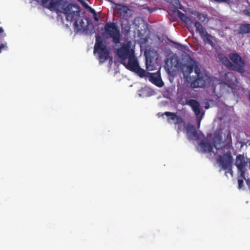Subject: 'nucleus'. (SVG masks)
<instances>
[{
	"mask_svg": "<svg viewBox=\"0 0 250 250\" xmlns=\"http://www.w3.org/2000/svg\"><path fill=\"white\" fill-rule=\"evenodd\" d=\"M119 6L120 7L119 8L120 10H121V11H122L123 12H124L125 13H127V11L128 10V8H127V7H126L125 6H124L121 4H119Z\"/></svg>",
	"mask_w": 250,
	"mask_h": 250,
	"instance_id": "24",
	"label": "nucleus"
},
{
	"mask_svg": "<svg viewBox=\"0 0 250 250\" xmlns=\"http://www.w3.org/2000/svg\"><path fill=\"white\" fill-rule=\"evenodd\" d=\"M3 29L2 28V27H0V33L3 32ZM4 47V45L3 44H0V53L1 52L2 49Z\"/></svg>",
	"mask_w": 250,
	"mask_h": 250,
	"instance_id": "28",
	"label": "nucleus"
},
{
	"mask_svg": "<svg viewBox=\"0 0 250 250\" xmlns=\"http://www.w3.org/2000/svg\"><path fill=\"white\" fill-rule=\"evenodd\" d=\"M229 76H230V77H231V76L233 77L234 78V79H235V78L233 76L232 73H228V74H226V78L229 77Z\"/></svg>",
	"mask_w": 250,
	"mask_h": 250,
	"instance_id": "30",
	"label": "nucleus"
},
{
	"mask_svg": "<svg viewBox=\"0 0 250 250\" xmlns=\"http://www.w3.org/2000/svg\"><path fill=\"white\" fill-rule=\"evenodd\" d=\"M200 121H201V119H199V120H198V127H199V126H200Z\"/></svg>",
	"mask_w": 250,
	"mask_h": 250,
	"instance_id": "33",
	"label": "nucleus"
},
{
	"mask_svg": "<svg viewBox=\"0 0 250 250\" xmlns=\"http://www.w3.org/2000/svg\"><path fill=\"white\" fill-rule=\"evenodd\" d=\"M133 72H134L136 73H137L141 78H143V77L146 76V72L145 70H144V69L141 68L139 66V65Z\"/></svg>",
	"mask_w": 250,
	"mask_h": 250,
	"instance_id": "21",
	"label": "nucleus"
},
{
	"mask_svg": "<svg viewBox=\"0 0 250 250\" xmlns=\"http://www.w3.org/2000/svg\"><path fill=\"white\" fill-rule=\"evenodd\" d=\"M165 0L167 2H172V0ZM174 0V3L177 5V6H176L177 8L181 9V6H180V7L178 6V5H180V2H179V0Z\"/></svg>",
	"mask_w": 250,
	"mask_h": 250,
	"instance_id": "26",
	"label": "nucleus"
},
{
	"mask_svg": "<svg viewBox=\"0 0 250 250\" xmlns=\"http://www.w3.org/2000/svg\"><path fill=\"white\" fill-rule=\"evenodd\" d=\"M152 63V62L151 60L148 61V59L146 58V68L148 71H151L153 70L154 66V65L151 64Z\"/></svg>",
	"mask_w": 250,
	"mask_h": 250,
	"instance_id": "23",
	"label": "nucleus"
},
{
	"mask_svg": "<svg viewBox=\"0 0 250 250\" xmlns=\"http://www.w3.org/2000/svg\"><path fill=\"white\" fill-rule=\"evenodd\" d=\"M117 54L120 59V63L135 55V51L131 48L130 42H127L119 48L117 51Z\"/></svg>",
	"mask_w": 250,
	"mask_h": 250,
	"instance_id": "7",
	"label": "nucleus"
},
{
	"mask_svg": "<svg viewBox=\"0 0 250 250\" xmlns=\"http://www.w3.org/2000/svg\"><path fill=\"white\" fill-rule=\"evenodd\" d=\"M127 60H127L121 62V63L124 65L126 69L133 72L139 65L137 59L135 55H134L127 59Z\"/></svg>",
	"mask_w": 250,
	"mask_h": 250,
	"instance_id": "12",
	"label": "nucleus"
},
{
	"mask_svg": "<svg viewBox=\"0 0 250 250\" xmlns=\"http://www.w3.org/2000/svg\"><path fill=\"white\" fill-rule=\"evenodd\" d=\"M177 15L178 17L184 22H187L188 21V17L183 12L177 10Z\"/></svg>",
	"mask_w": 250,
	"mask_h": 250,
	"instance_id": "22",
	"label": "nucleus"
},
{
	"mask_svg": "<svg viewBox=\"0 0 250 250\" xmlns=\"http://www.w3.org/2000/svg\"><path fill=\"white\" fill-rule=\"evenodd\" d=\"M236 35L244 37L245 35L250 34V23H242L238 24V27L234 30Z\"/></svg>",
	"mask_w": 250,
	"mask_h": 250,
	"instance_id": "13",
	"label": "nucleus"
},
{
	"mask_svg": "<svg viewBox=\"0 0 250 250\" xmlns=\"http://www.w3.org/2000/svg\"><path fill=\"white\" fill-rule=\"evenodd\" d=\"M199 146L204 153H209L212 151L213 146L211 142L207 139L202 140L200 143Z\"/></svg>",
	"mask_w": 250,
	"mask_h": 250,
	"instance_id": "16",
	"label": "nucleus"
},
{
	"mask_svg": "<svg viewBox=\"0 0 250 250\" xmlns=\"http://www.w3.org/2000/svg\"><path fill=\"white\" fill-rule=\"evenodd\" d=\"M42 5L50 10H55L64 14L67 21L74 22L77 31H84L85 25L80 16V7L67 0H42Z\"/></svg>",
	"mask_w": 250,
	"mask_h": 250,
	"instance_id": "1",
	"label": "nucleus"
},
{
	"mask_svg": "<svg viewBox=\"0 0 250 250\" xmlns=\"http://www.w3.org/2000/svg\"><path fill=\"white\" fill-rule=\"evenodd\" d=\"M146 77L148 78L151 83L159 87H161L164 85L161 77L160 71L154 73H147Z\"/></svg>",
	"mask_w": 250,
	"mask_h": 250,
	"instance_id": "11",
	"label": "nucleus"
},
{
	"mask_svg": "<svg viewBox=\"0 0 250 250\" xmlns=\"http://www.w3.org/2000/svg\"><path fill=\"white\" fill-rule=\"evenodd\" d=\"M205 108H206V109H208V106H206V107H205Z\"/></svg>",
	"mask_w": 250,
	"mask_h": 250,
	"instance_id": "34",
	"label": "nucleus"
},
{
	"mask_svg": "<svg viewBox=\"0 0 250 250\" xmlns=\"http://www.w3.org/2000/svg\"><path fill=\"white\" fill-rule=\"evenodd\" d=\"M196 78L190 83L192 88L205 87L208 82V77L204 72H202L200 67H196L195 70Z\"/></svg>",
	"mask_w": 250,
	"mask_h": 250,
	"instance_id": "6",
	"label": "nucleus"
},
{
	"mask_svg": "<svg viewBox=\"0 0 250 250\" xmlns=\"http://www.w3.org/2000/svg\"><path fill=\"white\" fill-rule=\"evenodd\" d=\"M186 130L188 138L190 140H198L200 138V134L196 130L194 126L188 124L186 127Z\"/></svg>",
	"mask_w": 250,
	"mask_h": 250,
	"instance_id": "14",
	"label": "nucleus"
},
{
	"mask_svg": "<svg viewBox=\"0 0 250 250\" xmlns=\"http://www.w3.org/2000/svg\"><path fill=\"white\" fill-rule=\"evenodd\" d=\"M201 37L202 38V39L203 40V42L205 43H208L211 46H213L214 45V44L212 41L213 39H214V37L210 34L207 33L204 35V36Z\"/></svg>",
	"mask_w": 250,
	"mask_h": 250,
	"instance_id": "18",
	"label": "nucleus"
},
{
	"mask_svg": "<svg viewBox=\"0 0 250 250\" xmlns=\"http://www.w3.org/2000/svg\"><path fill=\"white\" fill-rule=\"evenodd\" d=\"M194 26L196 28L195 31L196 33H198L201 37H203L205 34L208 33L206 28L199 21H195L194 23Z\"/></svg>",
	"mask_w": 250,
	"mask_h": 250,
	"instance_id": "17",
	"label": "nucleus"
},
{
	"mask_svg": "<svg viewBox=\"0 0 250 250\" xmlns=\"http://www.w3.org/2000/svg\"><path fill=\"white\" fill-rule=\"evenodd\" d=\"M227 140L229 142H225L222 141L219 136H216L213 142V146L216 149L215 154L219 156L217 162L219 166L224 170H231L232 157L230 150L231 146V134L229 132L227 135Z\"/></svg>",
	"mask_w": 250,
	"mask_h": 250,
	"instance_id": "2",
	"label": "nucleus"
},
{
	"mask_svg": "<svg viewBox=\"0 0 250 250\" xmlns=\"http://www.w3.org/2000/svg\"><path fill=\"white\" fill-rule=\"evenodd\" d=\"M91 12H92V13H93L94 14V15H95V17H94V20H95V21H98L99 19H98V18H97V16H96V12H95V10H93V9H92V10H91Z\"/></svg>",
	"mask_w": 250,
	"mask_h": 250,
	"instance_id": "29",
	"label": "nucleus"
},
{
	"mask_svg": "<svg viewBox=\"0 0 250 250\" xmlns=\"http://www.w3.org/2000/svg\"><path fill=\"white\" fill-rule=\"evenodd\" d=\"M246 183H247V185L248 187L249 190H250V180L247 179L246 180Z\"/></svg>",
	"mask_w": 250,
	"mask_h": 250,
	"instance_id": "31",
	"label": "nucleus"
},
{
	"mask_svg": "<svg viewBox=\"0 0 250 250\" xmlns=\"http://www.w3.org/2000/svg\"><path fill=\"white\" fill-rule=\"evenodd\" d=\"M248 98H249V100L250 101V91L249 92Z\"/></svg>",
	"mask_w": 250,
	"mask_h": 250,
	"instance_id": "32",
	"label": "nucleus"
},
{
	"mask_svg": "<svg viewBox=\"0 0 250 250\" xmlns=\"http://www.w3.org/2000/svg\"><path fill=\"white\" fill-rule=\"evenodd\" d=\"M164 115L167 117V121L169 123L174 124L177 126V130L178 133L185 130L186 127L185 122L176 113L166 111L162 114V115Z\"/></svg>",
	"mask_w": 250,
	"mask_h": 250,
	"instance_id": "8",
	"label": "nucleus"
},
{
	"mask_svg": "<svg viewBox=\"0 0 250 250\" xmlns=\"http://www.w3.org/2000/svg\"><path fill=\"white\" fill-rule=\"evenodd\" d=\"M102 31V35L105 38L112 39L115 44L120 42L121 35L117 23L110 21L106 22Z\"/></svg>",
	"mask_w": 250,
	"mask_h": 250,
	"instance_id": "3",
	"label": "nucleus"
},
{
	"mask_svg": "<svg viewBox=\"0 0 250 250\" xmlns=\"http://www.w3.org/2000/svg\"><path fill=\"white\" fill-rule=\"evenodd\" d=\"M249 159L246 158L244 155L239 154L237 155L235 161V165L238 168L240 173L241 177L245 179L246 167L248 164Z\"/></svg>",
	"mask_w": 250,
	"mask_h": 250,
	"instance_id": "10",
	"label": "nucleus"
},
{
	"mask_svg": "<svg viewBox=\"0 0 250 250\" xmlns=\"http://www.w3.org/2000/svg\"><path fill=\"white\" fill-rule=\"evenodd\" d=\"M219 58L225 66L230 69L231 66H232V62H231L227 57L223 55H221L219 56Z\"/></svg>",
	"mask_w": 250,
	"mask_h": 250,
	"instance_id": "19",
	"label": "nucleus"
},
{
	"mask_svg": "<svg viewBox=\"0 0 250 250\" xmlns=\"http://www.w3.org/2000/svg\"><path fill=\"white\" fill-rule=\"evenodd\" d=\"M151 89L148 87H144L142 88L139 90V95L140 96L144 97V96H149L150 94H149Z\"/></svg>",
	"mask_w": 250,
	"mask_h": 250,
	"instance_id": "20",
	"label": "nucleus"
},
{
	"mask_svg": "<svg viewBox=\"0 0 250 250\" xmlns=\"http://www.w3.org/2000/svg\"><path fill=\"white\" fill-rule=\"evenodd\" d=\"M238 188H241L242 186H243V179H238Z\"/></svg>",
	"mask_w": 250,
	"mask_h": 250,
	"instance_id": "27",
	"label": "nucleus"
},
{
	"mask_svg": "<svg viewBox=\"0 0 250 250\" xmlns=\"http://www.w3.org/2000/svg\"><path fill=\"white\" fill-rule=\"evenodd\" d=\"M196 67H199L197 64L196 62L189 55L186 57V62L182 64L181 66V71L184 76H188L189 75Z\"/></svg>",
	"mask_w": 250,
	"mask_h": 250,
	"instance_id": "9",
	"label": "nucleus"
},
{
	"mask_svg": "<svg viewBox=\"0 0 250 250\" xmlns=\"http://www.w3.org/2000/svg\"><path fill=\"white\" fill-rule=\"evenodd\" d=\"M186 104L189 105L191 107L194 114L197 116V118H198L199 115L200 114V105L199 103L196 100L190 99L186 101Z\"/></svg>",
	"mask_w": 250,
	"mask_h": 250,
	"instance_id": "15",
	"label": "nucleus"
},
{
	"mask_svg": "<svg viewBox=\"0 0 250 250\" xmlns=\"http://www.w3.org/2000/svg\"><path fill=\"white\" fill-rule=\"evenodd\" d=\"M229 58L233 62L230 70L243 74L245 71L246 63L241 57L237 53H230L229 54Z\"/></svg>",
	"mask_w": 250,
	"mask_h": 250,
	"instance_id": "5",
	"label": "nucleus"
},
{
	"mask_svg": "<svg viewBox=\"0 0 250 250\" xmlns=\"http://www.w3.org/2000/svg\"><path fill=\"white\" fill-rule=\"evenodd\" d=\"M94 53L97 55L101 63L104 62L109 57V52L106 48V44L99 36L96 38Z\"/></svg>",
	"mask_w": 250,
	"mask_h": 250,
	"instance_id": "4",
	"label": "nucleus"
},
{
	"mask_svg": "<svg viewBox=\"0 0 250 250\" xmlns=\"http://www.w3.org/2000/svg\"><path fill=\"white\" fill-rule=\"evenodd\" d=\"M197 17L199 20L204 21L206 19V16L204 14L202 13H198L197 15Z\"/></svg>",
	"mask_w": 250,
	"mask_h": 250,
	"instance_id": "25",
	"label": "nucleus"
}]
</instances>
